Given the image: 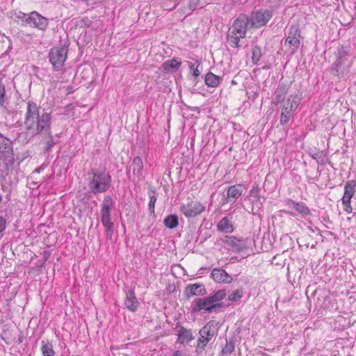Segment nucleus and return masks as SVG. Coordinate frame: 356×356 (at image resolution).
Here are the masks:
<instances>
[{
	"mask_svg": "<svg viewBox=\"0 0 356 356\" xmlns=\"http://www.w3.org/2000/svg\"><path fill=\"white\" fill-rule=\"evenodd\" d=\"M204 209V206L197 201H191L187 204H182L180 207L181 212L188 218L201 214Z\"/></svg>",
	"mask_w": 356,
	"mask_h": 356,
	"instance_id": "8",
	"label": "nucleus"
},
{
	"mask_svg": "<svg viewBox=\"0 0 356 356\" xmlns=\"http://www.w3.org/2000/svg\"><path fill=\"white\" fill-rule=\"evenodd\" d=\"M114 225L104 226L106 229V236L107 239H111L113 232Z\"/></svg>",
	"mask_w": 356,
	"mask_h": 356,
	"instance_id": "41",
	"label": "nucleus"
},
{
	"mask_svg": "<svg viewBox=\"0 0 356 356\" xmlns=\"http://www.w3.org/2000/svg\"><path fill=\"white\" fill-rule=\"evenodd\" d=\"M44 254H45V256H47V255H49V253H48V252H44Z\"/></svg>",
	"mask_w": 356,
	"mask_h": 356,
	"instance_id": "49",
	"label": "nucleus"
},
{
	"mask_svg": "<svg viewBox=\"0 0 356 356\" xmlns=\"http://www.w3.org/2000/svg\"><path fill=\"white\" fill-rule=\"evenodd\" d=\"M243 291L242 289H237L228 296V300L231 302H237L243 296Z\"/></svg>",
	"mask_w": 356,
	"mask_h": 356,
	"instance_id": "36",
	"label": "nucleus"
},
{
	"mask_svg": "<svg viewBox=\"0 0 356 356\" xmlns=\"http://www.w3.org/2000/svg\"><path fill=\"white\" fill-rule=\"evenodd\" d=\"M356 182L354 180H350L346 182L344 186V194L341 199L343 205V210L347 213L352 212L351 199L355 194Z\"/></svg>",
	"mask_w": 356,
	"mask_h": 356,
	"instance_id": "11",
	"label": "nucleus"
},
{
	"mask_svg": "<svg viewBox=\"0 0 356 356\" xmlns=\"http://www.w3.org/2000/svg\"><path fill=\"white\" fill-rule=\"evenodd\" d=\"M177 343L179 344H188L194 339L192 330L180 326L177 332Z\"/></svg>",
	"mask_w": 356,
	"mask_h": 356,
	"instance_id": "19",
	"label": "nucleus"
},
{
	"mask_svg": "<svg viewBox=\"0 0 356 356\" xmlns=\"http://www.w3.org/2000/svg\"><path fill=\"white\" fill-rule=\"evenodd\" d=\"M5 103V86L0 81V106H4Z\"/></svg>",
	"mask_w": 356,
	"mask_h": 356,
	"instance_id": "38",
	"label": "nucleus"
},
{
	"mask_svg": "<svg viewBox=\"0 0 356 356\" xmlns=\"http://www.w3.org/2000/svg\"><path fill=\"white\" fill-rule=\"evenodd\" d=\"M124 304L126 307L131 312L136 311L139 303L136 298L134 290L129 291Z\"/></svg>",
	"mask_w": 356,
	"mask_h": 356,
	"instance_id": "22",
	"label": "nucleus"
},
{
	"mask_svg": "<svg viewBox=\"0 0 356 356\" xmlns=\"http://www.w3.org/2000/svg\"><path fill=\"white\" fill-rule=\"evenodd\" d=\"M67 56V49L64 46L54 47L50 49L48 57L55 71H60Z\"/></svg>",
	"mask_w": 356,
	"mask_h": 356,
	"instance_id": "4",
	"label": "nucleus"
},
{
	"mask_svg": "<svg viewBox=\"0 0 356 356\" xmlns=\"http://www.w3.org/2000/svg\"><path fill=\"white\" fill-rule=\"evenodd\" d=\"M23 338H24V337H23L22 335H19V337H18V339H17V340H18V342H19V343H22V342L23 341Z\"/></svg>",
	"mask_w": 356,
	"mask_h": 356,
	"instance_id": "46",
	"label": "nucleus"
},
{
	"mask_svg": "<svg viewBox=\"0 0 356 356\" xmlns=\"http://www.w3.org/2000/svg\"><path fill=\"white\" fill-rule=\"evenodd\" d=\"M149 202L148 204V209L150 213L154 214L155 204L157 200L156 193L155 190H150L149 191Z\"/></svg>",
	"mask_w": 356,
	"mask_h": 356,
	"instance_id": "32",
	"label": "nucleus"
},
{
	"mask_svg": "<svg viewBox=\"0 0 356 356\" xmlns=\"http://www.w3.org/2000/svg\"><path fill=\"white\" fill-rule=\"evenodd\" d=\"M300 30L298 24H291L288 31V36L284 40V45H289L290 53L295 54L300 45Z\"/></svg>",
	"mask_w": 356,
	"mask_h": 356,
	"instance_id": "6",
	"label": "nucleus"
},
{
	"mask_svg": "<svg viewBox=\"0 0 356 356\" xmlns=\"http://www.w3.org/2000/svg\"><path fill=\"white\" fill-rule=\"evenodd\" d=\"M288 92V86L283 83H280L275 91L274 97L272 99V103L277 106L280 103L282 102L284 100Z\"/></svg>",
	"mask_w": 356,
	"mask_h": 356,
	"instance_id": "20",
	"label": "nucleus"
},
{
	"mask_svg": "<svg viewBox=\"0 0 356 356\" xmlns=\"http://www.w3.org/2000/svg\"><path fill=\"white\" fill-rule=\"evenodd\" d=\"M300 103V99L298 96L290 95L287 100L283 104L282 108L295 113Z\"/></svg>",
	"mask_w": 356,
	"mask_h": 356,
	"instance_id": "23",
	"label": "nucleus"
},
{
	"mask_svg": "<svg viewBox=\"0 0 356 356\" xmlns=\"http://www.w3.org/2000/svg\"><path fill=\"white\" fill-rule=\"evenodd\" d=\"M235 349V343L232 340L227 341L225 346L222 348L221 353L222 355H231Z\"/></svg>",
	"mask_w": 356,
	"mask_h": 356,
	"instance_id": "34",
	"label": "nucleus"
},
{
	"mask_svg": "<svg viewBox=\"0 0 356 356\" xmlns=\"http://www.w3.org/2000/svg\"><path fill=\"white\" fill-rule=\"evenodd\" d=\"M337 60L332 64L331 70L334 74L339 75L341 72V67L344 65V63L348 57V52L346 49L341 46L338 47L337 53Z\"/></svg>",
	"mask_w": 356,
	"mask_h": 356,
	"instance_id": "15",
	"label": "nucleus"
},
{
	"mask_svg": "<svg viewBox=\"0 0 356 356\" xmlns=\"http://www.w3.org/2000/svg\"><path fill=\"white\" fill-rule=\"evenodd\" d=\"M286 205L289 208L294 209L302 216H309L311 214L310 209L303 202H296L291 199L286 201Z\"/></svg>",
	"mask_w": 356,
	"mask_h": 356,
	"instance_id": "16",
	"label": "nucleus"
},
{
	"mask_svg": "<svg viewBox=\"0 0 356 356\" xmlns=\"http://www.w3.org/2000/svg\"><path fill=\"white\" fill-rule=\"evenodd\" d=\"M248 27H250L249 17L245 15H241L234 21L229 29L238 34L239 37L245 38Z\"/></svg>",
	"mask_w": 356,
	"mask_h": 356,
	"instance_id": "12",
	"label": "nucleus"
},
{
	"mask_svg": "<svg viewBox=\"0 0 356 356\" xmlns=\"http://www.w3.org/2000/svg\"><path fill=\"white\" fill-rule=\"evenodd\" d=\"M227 296L225 289L215 291L209 298H211L213 303H220V301L223 300Z\"/></svg>",
	"mask_w": 356,
	"mask_h": 356,
	"instance_id": "31",
	"label": "nucleus"
},
{
	"mask_svg": "<svg viewBox=\"0 0 356 356\" xmlns=\"http://www.w3.org/2000/svg\"><path fill=\"white\" fill-rule=\"evenodd\" d=\"M163 222L165 226L168 228L174 229L179 224L178 216L175 214L169 215L165 218Z\"/></svg>",
	"mask_w": 356,
	"mask_h": 356,
	"instance_id": "29",
	"label": "nucleus"
},
{
	"mask_svg": "<svg viewBox=\"0 0 356 356\" xmlns=\"http://www.w3.org/2000/svg\"><path fill=\"white\" fill-rule=\"evenodd\" d=\"M18 17L20 18L22 21L26 22L27 24H30L31 13L29 15H27L26 13H20Z\"/></svg>",
	"mask_w": 356,
	"mask_h": 356,
	"instance_id": "43",
	"label": "nucleus"
},
{
	"mask_svg": "<svg viewBox=\"0 0 356 356\" xmlns=\"http://www.w3.org/2000/svg\"><path fill=\"white\" fill-rule=\"evenodd\" d=\"M218 229L225 233H232L234 231L233 225L230 223L228 217L222 218L217 225Z\"/></svg>",
	"mask_w": 356,
	"mask_h": 356,
	"instance_id": "27",
	"label": "nucleus"
},
{
	"mask_svg": "<svg viewBox=\"0 0 356 356\" xmlns=\"http://www.w3.org/2000/svg\"><path fill=\"white\" fill-rule=\"evenodd\" d=\"M196 63H197V66L195 67L194 64H193L192 63H189L190 70H191V72H193V75L195 77H197L200 74V70H198V66L200 65V63L197 60H196Z\"/></svg>",
	"mask_w": 356,
	"mask_h": 356,
	"instance_id": "37",
	"label": "nucleus"
},
{
	"mask_svg": "<svg viewBox=\"0 0 356 356\" xmlns=\"http://www.w3.org/2000/svg\"><path fill=\"white\" fill-rule=\"evenodd\" d=\"M212 279L218 283H231L232 277L225 270L214 268L211 273Z\"/></svg>",
	"mask_w": 356,
	"mask_h": 356,
	"instance_id": "18",
	"label": "nucleus"
},
{
	"mask_svg": "<svg viewBox=\"0 0 356 356\" xmlns=\"http://www.w3.org/2000/svg\"><path fill=\"white\" fill-rule=\"evenodd\" d=\"M44 254H45V256H47V255H49V253H48V252H44Z\"/></svg>",
	"mask_w": 356,
	"mask_h": 356,
	"instance_id": "48",
	"label": "nucleus"
},
{
	"mask_svg": "<svg viewBox=\"0 0 356 356\" xmlns=\"http://www.w3.org/2000/svg\"><path fill=\"white\" fill-rule=\"evenodd\" d=\"M6 227V219L3 217L0 216V233L3 232L5 230Z\"/></svg>",
	"mask_w": 356,
	"mask_h": 356,
	"instance_id": "44",
	"label": "nucleus"
},
{
	"mask_svg": "<svg viewBox=\"0 0 356 356\" xmlns=\"http://www.w3.org/2000/svg\"><path fill=\"white\" fill-rule=\"evenodd\" d=\"M113 200L109 195L104 197L101 207V221L104 226L114 225L111 221V209L113 207Z\"/></svg>",
	"mask_w": 356,
	"mask_h": 356,
	"instance_id": "9",
	"label": "nucleus"
},
{
	"mask_svg": "<svg viewBox=\"0 0 356 356\" xmlns=\"http://www.w3.org/2000/svg\"><path fill=\"white\" fill-rule=\"evenodd\" d=\"M0 161L5 163L6 170L13 169L15 162L13 141L0 133Z\"/></svg>",
	"mask_w": 356,
	"mask_h": 356,
	"instance_id": "3",
	"label": "nucleus"
},
{
	"mask_svg": "<svg viewBox=\"0 0 356 356\" xmlns=\"http://www.w3.org/2000/svg\"><path fill=\"white\" fill-rule=\"evenodd\" d=\"M278 2L281 3V2H283L284 0H277Z\"/></svg>",
	"mask_w": 356,
	"mask_h": 356,
	"instance_id": "50",
	"label": "nucleus"
},
{
	"mask_svg": "<svg viewBox=\"0 0 356 356\" xmlns=\"http://www.w3.org/2000/svg\"><path fill=\"white\" fill-rule=\"evenodd\" d=\"M200 337L197 341L196 350L197 352L202 353L207 344L214 336V331L212 330L211 326L207 324L199 331Z\"/></svg>",
	"mask_w": 356,
	"mask_h": 356,
	"instance_id": "10",
	"label": "nucleus"
},
{
	"mask_svg": "<svg viewBox=\"0 0 356 356\" xmlns=\"http://www.w3.org/2000/svg\"><path fill=\"white\" fill-rule=\"evenodd\" d=\"M181 63V61L178 59L172 58L165 61L162 64V68L165 72L175 71L179 68Z\"/></svg>",
	"mask_w": 356,
	"mask_h": 356,
	"instance_id": "24",
	"label": "nucleus"
},
{
	"mask_svg": "<svg viewBox=\"0 0 356 356\" xmlns=\"http://www.w3.org/2000/svg\"><path fill=\"white\" fill-rule=\"evenodd\" d=\"M223 242L234 252H241L247 249L246 240L234 236H226Z\"/></svg>",
	"mask_w": 356,
	"mask_h": 356,
	"instance_id": "13",
	"label": "nucleus"
},
{
	"mask_svg": "<svg viewBox=\"0 0 356 356\" xmlns=\"http://www.w3.org/2000/svg\"><path fill=\"white\" fill-rule=\"evenodd\" d=\"M294 113L286 111V109L282 108L280 123L281 125L287 124L291 118L293 116Z\"/></svg>",
	"mask_w": 356,
	"mask_h": 356,
	"instance_id": "33",
	"label": "nucleus"
},
{
	"mask_svg": "<svg viewBox=\"0 0 356 356\" xmlns=\"http://www.w3.org/2000/svg\"><path fill=\"white\" fill-rule=\"evenodd\" d=\"M173 356H186L185 353L180 350H176L173 353Z\"/></svg>",
	"mask_w": 356,
	"mask_h": 356,
	"instance_id": "45",
	"label": "nucleus"
},
{
	"mask_svg": "<svg viewBox=\"0 0 356 356\" xmlns=\"http://www.w3.org/2000/svg\"><path fill=\"white\" fill-rule=\"evenodd\" d=\"M286 213H287L291 214V216H294V214H293V213H292V212H286Z\"/></svg>",
	"mask_w": 356,
	"mask_h": 356,
	"instance_id": "47",
	"label": "nucleus"
},
{
	"mask_svg": "<svg viewBox=\"0 0 356 356\" xmlns=\"http://www.w3.org/2000/svg\"><path fill=\"white\" fill-rule=\"evenodd\" d=\"M221 80L222 78L220 76L209 72L206 74L204 81L207 86L216 88L220 84Z\"/></svg>",
	"mask_w": 356,
	"mask_h": 356,
	"instance_id": "26",
	"label": "nucleus"
},
{
	"mask_svg": "<svg viewBox=\"0 0 356 356\" xmlns=\"http://www.w3.org/2000/svg\"><path fill=\"white\" fill-rule=\"evenodd\" d=\"M88 186L92 194L106 192L111 186V177L105 170H91L88 174Z\"/></svg>",
	"mask_w": 356,
	"mask_h": 356,
	"instance_id": "2",
	"label": "nucleus"
},
{
	"mask_svg": "<svg viewBox=\"0 0 356 356\" xmlns=\"http://www.w3.org/2000/svg\"><path fill=\"white\" fill-rule=\"evenodd\" d=\"M201 0H189L188 8L191 10H195L200 4Z\"/></svg>",
	"mask_w": 356,
	"mask_h": 356,
	"instance_id": "40",
	"label": "nucleus"
},
{
	"mask_svg": "<svg viewBox=\"0 0 356 356\" xmlns=\"http://www.w3.org/2000/svg\"><path fill=\"white\" fill-rule=\"evenodd\" d=\"M252 61L254 64H257L262 56L261 49L258 46H254L252 49Z\"/></svg>",
	"mask_w": 356,
	"mask_h": 356,
	"instance_id": "35",
	"label": "nucleus"
},
{
	"mask_svg": "<svg viewBox=\"0 0 356 356\" xmlns=\"http://www.w3.org/2000/svg\"><path fill=\"white\" fill-rule=\"evenodd\" d=\"M259 192H260V188H259V186L257 185H254L250 190V196L258 197Z\"/></svg>",
	"mask_w": 356,
	"mask_h": 356,
	"instance_id": "42",
	"label": "nucleus"
},
{
	"mask_svg": "<svg viewBox=\"0 0 356 356\" xmlns=\"http://www.w3.org/2000/svg\"><path fill=\"white\" fill-rule=\"evenodd\" d=\"M130 170H132L133 173L138 177L142 175L143 170V163L140 157L136 156L134 159L130 166Z\"/></svg>",
	"mask_w": 356,
	"mask_h": 356,
	"instance_id": "25",
	"label": "nucleus"
},
{
	"mask_svg": "<svg viewBox=\"0 0 356 356\" xmlns=\"http://www.w3.org/2000/svg\"><path fill=\"white\" fill-rule=\"evenodd\" d=\"M41 351L43 356H55V352L53 349L51 343L49 341H42Z\"/></svg>",
	"mask_w": 356,
	"mask_h": 356,
	"instance_id": "30",
	"label": "nucleus"
},
{
	"mask_svg": "<svg viewBox=\"0 0 356 356\" xmlns=\"http://www.w3.org/2000/svg\"><path fill=\"white\" fill-rule=\"evenodd\" d=\"M272 17V12L268 10L261 9L252 12L249 17L250 27L260 28L264 26Z\"/></svg>",
	"mask_w": 356,
	"mask_h": 356,
	"instance_id": "7",
	"label": "nucleus"
},
{
	"mask_svg": "<svg viewBox=\"0 0 356 356\" xmlns=\"http://www.w3.org/2000/svg\"><path fill=\"white\" fill-rule=\"evenodd\" d=\"M30 24H33L34 27L44 31L48 25V19L33 11L31 13Z\"/></svg>",
	"mask_w": 356,
	"mask_h": 356,
	"instance_id": "17",
	"label": "nucleus"
},
{
	"mask_svg": "<svg viewBox=\"0 0 356 356\" xmlns=\"http://www.w3.org/2000/svg\"><path fill=\"white\" fill-rule=\"evenodd\" d=\"M243 191V186L241 184H236L229 186L227 188V199L229 200H227V202H230L231 199H232L234 201H236L242 195Z\"/></svg>",
	"mask_w": 356,
	"mask_h": 356,
	"instance_id": "21",
	"label": "nucleus"
},
{
	"mask_svg": "<svg viewBox=\"0 0 356 356\" xmlns=\"http://www.w3.org/2000/svg\"><path fill=\"white\" fill-rule=\"evenodd\" d=\"M91 24L92 20L88 17H83L79 22V25L81 27H88L91 25Z\"/></svg>",
	"mask_w": 356,
	"mask_h": 356,
	"instance_id": "39",
	"label": "nucleus"
},
{
	"mask_svg": "<svg viewBox=\"0 0 356 356\" xmlns=\"http://www.w3.org/2000/svg\"><path fill=\"white\" fill-rule=\"evenodd\" d=\"M222 307V303H213L211 298L207 296L203 298L195 299L192 302L191 312L193 313H197L204 310L207 313H211L213 311Z\"/></svg>",
	"mask_w": 356,
	"mask_h": 356,
	"instance_id": "5",
	"label": "nucleus"
},
{
	"mask_svg": "<svg viewBox=\"0 0 356 356\" xmlns=\"http://www.w3.org/2000/svg\"><path fill=\"white\" fill-rule=\"evenodd\" d=\"M51 113L43 110L40 111L37 104L29 101L27 103L24 125L26 130L33 136L40 134L45 140V149L49 151L58 143L57 136H54L51 131Z\"/></svg>",
	"mask_w": 356,
	"mask_h": 356,
	"instance_id": "1",
	"label": "nucleus"
},
{
	"mask_svg": "<svg viewBox=\"0 0 356 356\" xmlns=\"http://www.w3.org/2000/svg\"><path fill=\"white\" fill-rule=\"evenodd\" d=\"M184 294L187 299L193 296H204L207 294L204 285L200 283L188 284L184 289Z\"/></svg>",
	"mask_w": 356,
	"mask_h": 356,
	"instance_id": "14",
	"label": "nucleus"
},
{
	"mask_svg": "<svg viewBox=\"0 0 356 356\" xmlns=\"http://www.w3.org/2000/svg\"><path fill=\"white\" fill-rule=\"evenodd\" d=\"M241 38H244L243 37H239V35L234 32L232 31L231 30H228L227 33V41L229 43V44L234 48L238 47L239 45V41Z\"/></svg>",
	"mask_w": 356,
	"mask_h": 356,
	"instance_id": "28",
	"label": "nucleus"
}]
</instances>
